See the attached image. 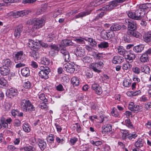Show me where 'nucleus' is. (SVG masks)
<instances>
[{
  "mask_svg": "<svg viewBox=\"0 0 151 151\" xmlns=\"http://www.w3.org/2000/svg\"><path fill=\"white\" fill-rule=\"evenodd\" d=\"M23 26L22 24H19L14 29V36L17 38H19L23 30Z\"/></svg>",
  "mask_w": 151,
  "mask_h": 151,
  "instance_id": "nucleus-15",
  "label": "nucleus"
},
{
  "mask_svg": "<svg viewBox=\"0 0 151 151\" xmlns=\"http://www.w3.org/2000/svg\"><path fill=\"white\" fill-rule=\"evenodd\" d=\"M137 134L129 133V131L123 130V140L128 141L127 140H131L132 138L135 139L137 136Z\"/></svg>",
  "mask_w": 151,
  "mask_h": 151,
  "instance_id": "nucleus-11",
  "label": "nucleus"
},
{
  "mask_svg": "<svg viewBox=\"0 0 151 151\" xmlns=\"http://www.w3.org/2000/svg\"><path fill=\"white\" fill-rule=\"evenodd\" d=\"M37 0H24L22 1V3L24 4H32L35 2Z\"/></svg>",
  "mask_w": 151,
  "mask_h": 151,
  "instance_id": "nucleus-61",
  "label": "nucleus"
},
{
  "mask_svg": "<svg viewBox=\"0 0 151 151\" xmlns=\"http://www.w3.org/2000/svg\"><path fill=\"white\" fill-rule=\"evenodd\" d=\"M56 88L58 91H62L64 90L63 86L61 84H59L58 86H56Z\"/></svg>",
  "mask_w": 151,
  "mask_h": 151,
  "instance_id": "nucleus-60",
  "label": "nucleus"
},
{
  "mask_svg": "<svg viewBox=\"0 0 151 151\" xmlns=\"http://www.w3.org/2000/svg\"><path fill=\"white\" fill-rule=\"evenodd\" d=\"M91 11H87L81 12L78 14L76 15L75 16V17L76 19L79 18H82L83 17L91 13Z\"/></svg>",
  "mask_w": 151,
  "mask_h": 151,
  "instance_id": "nucleus-25",
  "label": "nucleus"
},
{
  "mask_svg": "<svg viewBox=\"0 0 151 151\" xmlns=\"http://www.w3.org/2000/svg\"><path fill=\"white\" fill-rule=\"evenodd\" d=\"M121 28V26L117 24H113L110 27L111 30L113 31H117Z\"/></svg>",
  "mask_w": 151,
  "mask_h": 151,
  "instance_id": "nucleus-37",
  "label": "nucleus"
},
{
  "mask_svg": "<svg viewBox=\"0 0 151 151\" xmlns=\"http://www.w3.org/2000/svg\"><path fill=\"white\" fill-rule=\"evenodd\" d=\"M32 55L34 57L35 60L37 59L39 57V54L36 52H33Z\"/></svg>",
  "mask_w": 151,
  "mask_h": 151,
  "instance_id": "nucleus-62",
  "label": "nucleus"
},
{
  "mask_svg": "<svg viewBox=\"0 0 151 151\" xmlns=\"http://www.w3.org/2000/svg\"><path fill=\"white\" fill-rule=\"evenodd\" d=\"M123 2V0H114L110 2L108 5L97 10L96 13L97 14L93 21H96L102 18L106 14V11H110L114 7L119 5V4Z\"/></svg>",
  "mask_w": 151,
  "mask_h": 151,
  "instance_id": "nucleus-1",
  "label": "nucleus"
},
{
  "mask_svg": "<svg viewBox=\"0 0 151 151\" xmlns=\"http://www.w3.org/2000/svg\"><path fill=\"white\" fill-rule=\"evenodd\" d=\"M21 122L18 119H16L14 120L13 124L14 126L16 127H18L20 126Z\"/></svg>",
  "mask_w": 151,
  "mask_h": 151,
  "instance_id": "nucleus-56",
  "label": "nucleus"
},
{
  "mask_svg": "<svg viewBox=\"0 0 151 151\" xmlns=\"http://www.w3.org/2000/svg\"><path fill=\"white\" fill-rule=\"evenodd\" d=\"M71 83L74 86H77L79 83V81L78 78L75 76L73 77L71 80Z\"/></svg>",
  "mask_w": 151,
  "mask_h": 151,
  "instance_id": "nucleus-32",
  "label": "nucleus"
},
{
  "mask_svg": "<svg viewBox=\"0 0 151 151\" xmlns=\"http://www.w3.org/2000/svg\"><path fill=\"white\" fill-rule=\"evenodd\" d=\"M38 96L40 99L43 101L44 102H47V99L45 98V94L44 93H39Z\"/></svg>",
  "mask_w": 151,
  "mask_h": 151,
  "instance_id": "nucleus-45",
  "label": "nucleus"
},
{
  "mask_svg": "<svg viewBox=\"0 0 151 151\" xmlns=\"http://www.w3.org/2000/svg\"><path fill=\"white\" fill-rule=\"evenodd\" d=\"M73 43L70 40L65 39L63 40L61 42L60 46H68L72 45Z\"/></svg>",
  "mask_w": 151,
  "mask_h": 151,
  "instance_id": "nucleus-24",
  "label": "nucleus"
},
{
  "mask_svg": "<svg viewBox=\"0 0 151 151\" xmlns=\"http://www.w3.org/2000/svg\"><path fill=\"white\" fill-rule=\"evenodd\" d=\"M92 61V58L89 56H86L83 59V61L85 63H90Z\"/></svg>",
  "mask_w": 151,
  "mask_h": 151,
  "instance_id": "nucleus-51",
  "label": "nucleus"
},
{
  "mask_svg": "<svg viewBox=\"0 0 151 151\" xmlns=\"http://www.w3.org/2000/svg\"><path fill=\"white\" fill-rule=\"evenodd\" d=\"M6 93V96L10 98H13L14 96H17L18 92L17 89L12 87L8 90L7 93Z\"/></svg>",
  "mask_w": 151,
  "mask_h": 151,
  "instance_id": "nucleus-14",
  "label": "nucleus"
},
{
  "mask_svg": "<svg viewBox=\"0 0 151 151\" xmlns=\"http://www.w3.org/2000/svg\"><path fill=\"white\" fill-rule=\"evenodd\" d=\"M40 71L38 73L39 76L42 79L46 80L48 78V74L50 72V69L47 66H41L40 68Z\"/></svg>",
  "mask_w": 151,
  "mask_h": 151,
  "instance_id": "nucleus-5",
  "label": "nucleus"
},
{
  "mask_svg": "<svg viewBox=\"0 0 151 151\" xmlns=\"http://www.w3.org/2000/svg\"><path fill=\"white\" fill-rule=\"evenodd\" d=\"M104 63L101 62H99L98 63H91L90 65V67L93 70L97 73H99L101 72L100 70L103 66Z\"/></svg>",
  "mask_w": 151,
  "mask_h": 151,
  "instance_id": "nucleus-9",
  "label": "nucleus"
},
{
  "mask_svg": "<svg viewBox=\"0 0 151 151\" xmlns=\"http://www.w3.org/2000/svg\"><path fill=\"white\" fill-rule=\"evenodd\" d=\"M93 73L91 71H87L86 73L85 76L87 78H90L92 77Z\"/></svg>",
  "mask_w": 151,
  "mask_h": 151,
  "instance_id": "nucleus-58",
  "label": "nucleus"
},
{
  "mask_svg": "<svg viewBox=\"0 0 151 151\" xmlns=\"http://www.w3.org/2000/svg\"><path fill=\"white\" fill-rule=\"evenodd\" d=\"M91 143L93 145L97 146H99L102 144V142L101 141H98L95 142L93 141L91 142Z\"/></svg>",
  "mask_w": 151,
  "mask_h": 151,
  "instance_id": "nucleus-59",
  "label": "nucleus"
},
{
  "mask_svg": "<svg viewBox=\"0 0 151 151\" xmlns=\"http://www.w3.org/2000/svg\"><path fill=\"white\" fill-rule=\"evenodd\" d=\"M64 68L67 72L70 73H74L75 70L76 66L73 64H70L69 63L64 64L63 66Z\"/></svg>",
  "mask_w": 151,
  "mask_h": 151,
  "instance_id": "nucleus-13",
  "label": "nucleus"
},
{
  "mask_svg": "<svg viewBox=\"0 0 151 151\" xmlns=\"http://www.w3.org/2000/svg\"><path fill=\"white\" fill-rule=\"evenodd\" d=\"M20 105L22 110L24 111L31 113L35 110V107L28 99H23L21 100Z\"/></svg>",
  "mask_w": 151,
  "mask_h": 151,
  "instance_id": "nucleus-2",
  "label": "nucleus"
},
{
  "mask_svg": "<svg viewBox=\"0 0 151 151\" xmlns=\"http://www.w3.org/2000/svg\"><path fill=\"white\" fill-rule=\"evenodd\" d=\"M111 114L112 116L115 117H117L119 115V114L117 112L116 110V109L115 108H113Z\"/></svg>",
  "mask_w": 151,
  "mask_h": 151,
  "instance_id": "nucleus-54",
  "label": "nucleus"
},
{
  "mask_svg": "<svg viewBox=\"0 0 151 151\" xmlns=\"http://www.w3.org/2000/svg\"><path fill=\"white\" fill-rule=\"evenodd\" d=\"M50 62V59L46 57H42L40 59V63L41 64L45 65H48Z\"/></svg>",
  "mask_w": 151,
  "mask_h": 151,
  "instance_id": "nucleus-27",
  "label": "nucleus"
},
{
  "mask_svg": "<svg viewBox=\"0 0 151 151\" xmlns=\"http://www.w3.org/2000/svg\"><path fill=\"white\" fill-rule=\"evenodd\" d=\"M60 52L63 55V57L65 62L70 61V55L68 51L65 48H63L60 50Z\"/></svg>",
  "mask_w": 151,
  "mask_h": 151,
  "instance_id": "nucleus-16",
  "label": "nucleus"
},
{
  "mask_svg": "<svg viewBox=\"0 0 151 151\" xmlns=\"http://www.w3.org/2000/svg\"><path fill=\"white\" fill-rule=\"evenodd\" d=\"M145 46L143 44H140L133 47V51L136 53L141 52L144 48Z\"/></svg>",
  "mask_w": 151,
  "mask_h": 151,
  "instance_id": "nucleus-22",
  "label": "nucleus"
},
{
  "mask_svg": "<svg viewBox=\"0 0 151 151\" xmlns=\"http://www.w3.org/2000/svg\"><path fill=\"white\" fill-rule=\"evenodd\" d=\"M98 46L99 49L106 48L109 47V44L107 42H102L98 45Z\"/></svg>",
  "mask_w": 151,
  "mask_h": 151,
  "instance_id": "nucleus-31",
  "label": "nucleus"
},
{
  "mask_svg": "<svg viewBox=\"0 0 151 151\" xmlns=\"http://www.w3.org/2000/svg\"><path fill=\"white\" fill-rule=\"evenodd\" d=\"M7 83V81L4 78L1 77L0 78V84L3 86H5Z\"/></svg>",
  "mask_w": 151,
  "mask_h": 151,
  "instance_id": "nucleus-50",
  "label": "nucleus"
},
{
  "mask_svg": "<svg viewBox=\"0 0 151 151\" xmlns=\"http://www.w3.org/2000/svg\"><path fill=\"white\" fill-rule=\"evenodd\" d=\"M21 149L23 150L24 151H35V148L30 145L25 146Z\"/></svg>",
  "mask_w": 151,
  "mask_h": 151,
  "instance_id": "nucleus-36",
  "label": "nucleus"
},
{
  "mask_svg": "<svg viewBox=\"0 0 151 151\" xmlns=\"http://www.w3.org/2000/svg\"><path fill=\"white\" fill-rule=\"evenodd\" d=\"M19 111L17 109H12L11 111V113L12 116L15 117V116L17 115L18 114Z\"/></svg>",
  "mask_w": 151,
  "mask_h": 151,
  "instance_id": "nucleus-63",
  "label": "nucleus"
},
{
  "mask_svg": "<svg viewBox=\"0 0 151 151\" xmlns=\"http://www.w3.org/2000/svg\"><path fill=\"white\" fill-rule=\"evenodd\" d=\"M38 145L42 151L44 150L46 148L47 144L46 142L42 139H39L38 141Z\"/></svg>",
  "mask_w": 151,
  "mask_h": 151,
  "instance_id": "nucleus-21",
  "label": "nucleus"
},
{
  "mask_svg": "<svg viewBox=\"0 0 151 151\" xmlns=\"http://www.w3.org/2000/svg\"><path fill=\"white\" fill-rule=\"evenodd\" d=\"M24 130L26 132H29L30 131V129L29 125L28 123H24L22 126Z\"/></svg>",
  "mask_w": 151,
  "mask_h": 151,
  "instance_id": "nucleus-44",
  "label": "nucleus"
},
{
  "mask_svg": "<svg viewBox=\"0 0 151 151\" xmlns=\"http://www.w3.org/2000/svg\"><path fill=\"white\" fill-rule=\"evenodd\" d=\"M49 47H50L51 50H56L57 51H59V48L56 45H49Z\"/></svg>",
  "mask_w": 151,
  "mask_h": 151,
  "instance_id": "nucleus-57",
  "label": "nucleus"
},
{
  "mask_svg": "<svg viewBox=\"0 0 151 151\" xmlns=\"http://www.w3.org/2000/svg\"><path fill=\"white\" fill-rule=\"evenodd\" d=\"M10 70L9 68L6 66L0 67V73L3 76H6L10 73Z\"/></svg>",
  "mask_w": 151,
  "mask_h": 151,
  "instance_id": "nucleus-17",
  "label": "nucleus"
},
{
  "mask_svg": "<svg viewBox=\"0 0 151 151\" xmlns=\"http://www.w3.org/2000/svg\"><path fill=\"white\" fill-rule=\"evenodd\" d=\"M28 46L33 51V52L38 51L40 48V46L38 43L34 42L32 40H30L29 42Z\"/></svg>",
  "mask_w": 151,
  "mask_h": 151,
  "instance_id": "nucleus-12",
  "label": "nucleus"
},
{
  "mask_svg": "<svg viewBox=\"0 0 151 151\" xmlns=\"http://www.w3.org/2000/svg\"><path fill=\"white\" fill-rule=\"evenodd\" d=\"M122 57L120 56H116L114 57L112 62L115 64H119L122 62Z\"/></svg>",
  "mask_w": 151,
  "mask_h": 151,
  "instance_id": "nucleus-29",
  "label": "nucleus"
},
{
  "mask_svg": "<svg viewBox=\"0 0 151 151\" xmlns=\"http://www.w3.org/2000/svg\"><path fill=\"white\" fill-rule=\"evenodd\" d=\"M141 93V91L139 90L135 91H131V92H128L127 93V94L128 96L129 95L130 96H136L140 94Z\"/></svg>",
  "mask_w": 151,
  "mask_h": 151,
  "instance_id": "nucleus-41",
  "label": "nucleus"
},
{
  "mask_svg": "<svg viewBox=\"0 0 151 151\" xmlns=\"http://www.w3.org/2000/svg\"><path fill=\"white\" fill-rule=\"evenodd\" d=\"M146 12H142L139 8L134 12H129L127 13L128 17L135 20H139L144 17Z\"/></svg>",
  "mask_w": 151,
  "mask_h": 151,
  "instance_id": "nucleus-4",
  "label": "nucleus"
},
{
  "mask_svg": "<svg viewBox=\"0 0 151 151\" xmlns=\"http://www.w3.org/2000/svg\"><path fill=\"white\" fill-rule=\"evenodd\" d=\"M74 52L76 56L81 57L83 56L85 53L84 49L82 47H77Z\"/></svg>",
  "mask_w": 151,
  "mask_h": 151,
  "instance_id": "nucleus-20",
  "label": "nucleus"
},
{
  "mask_svg": "<svg viewBox=\"0 0 151 151\" xmlns=\"http://www.w3.org/2000/svg\"><path fill=\"white\" fill-rule=\"evenodd\" d=\"M29 68L27 67L24 68L21 70L22 75L25 77H27L29 75Z\"/></svg>",
  "mask_w": 151,
  "mask_h": 151,
  "instance_id": "nucleus-26",
  "label": "nucleus"
},
{
  "mask_svg": "<svg viewBox=\"0 0 151 151\" xmlns=\"http://www.w3.org/2000/svg\"><path fill=\"white\" fill-rule=\"evenodd\" d=\"M91 88L95 93L99 95L101 94L102 93V91L101 87L99 84L94 83L91 86Z\"/></svg>",
  "mask_w": 151,
  "mask_h": 151,
  "instance_id": "nucleus-18",
  "label": "nucleus"
},
{
  "mask_svg": "<svg viewBox=\"0 0 151 151\" xmlns=\"http://www.w3.org/2000/svg\"><path fill=\"white\" fill-rule=\"evenodd\" d=\"M125 122L126 126L128 127L131 128H133V126L132 124L130 119L129 118H127V119L125 120Z\"/></svg>",
  "mask_w": 151,
  "mask_h": 151,
  "instance_id": "nucleus-49",
  "label": "nucleus"
},
{
  "mask_svg": "<svg viewBox=\"0 0 151 151\" xmlns=\"http://www.w3.org/2000/svg\"><path fill=\"white\" fill-rule=\"evenodd\" d=\"M87 41L90 42V44L93 47L96 46L97 42L93 38H88Z\"/></svg>",
  "mask_w": 151,
  "mask_h": 151,
  "instance_id": "nucleus-42",
  "label": "nucleus"
},
{
  "mask_svg": "<svg viewBox=\"0 0 151 151\" xmlns=\"http://www.w3.org/2000/svg\"><path fill=\"white\" fill-rule=\"evenodd\" d=\"M143 109V108L142 106L135 104V106H134V107L133 111L135 113H137L139 112L142 111Z\"/></svg>",
  "mask_w": 151,
  "mask_h": 151,
  "instance_id": "nucleus-40",
  "label": "nucleus"
},
{
  "mask_svg": "<svg viewBox=\"0 0 151 151\" xmlns=\"http://www.w3.org/2000/svg\"><path fill=\"white\" fill-rule=\"evenodd\" d=\"M28 10H23L16 12H12L9 13V15L13 18H17L28 14L29 12Z\"/></svg>",
  "mask_w": 151,
  "mask_h": 151,
  "instance_id": "nucleus-8",
  "label": "nucleus"
},
{
  "mask_svg": "<svg viewBox=\"0 0 151 151\" xmlns=\"http://www.w3.org/2000/svg\"><path fill=\"white\" fill-rule=\"evenodd\" d=\"M55 140L57 143L61 144H63L65 142L64 138L61 136H60V137L56 136Z\"/></svg>",
  "mask_w": 151,
  "mask_h": 151,
  "instance_id": "nucleus-43",
  "label": "nucleus"
},
{
  "mask_svg": "<svg viewBox=\"0 0 151 151\" xmlns=\"http://www.w3.org/2000/svg\"><path fill=\"white\" fill-rule=\"evenodd\" d=\"M112 130V126L110 124H107L102 127V132L104 134L111 131Z\"/></svg>",
  "mask_w": 151,
  "mask_h": 151,
  "instance_id": "nucleus-23",
  "label": "nucleus"
},
{
  "mask_svg": "<svg viewBox=\"0 0 151 151\" xmlns=\"http://www.w3.org/2000/svg\"><path fill=\"white\" fill-rule=\"evenodd\" d=\"M107 32L105 30L102 31L101 33V38L103 39L107 40Z\"/></svg>",
  "mask_w": 151,
  "mask_h": 151,
  "instance_id": "nucleus-48",
  "label": "nucleus"
},
{
  "mask_svg": "<svg viewBox=\"0 0 151 151\" xmlns=\"http://www.w3.org/2000/svg\"><path fill=\"white\" fill-rule=\"evenodd\" d=\"M123 61L125 60L128 63H131L133 60L135 58V55L130 53L129 51H127L123 49Z\"/></svg>",
  "mask_w": 151,
  "mask_h": 151,
  "instance_id": "nucleus-7",
  "label": "nucleus"
},
{
  "mask_svg": "<svg viewBox=\"0 0 151 151\" xmlns=\"http://www.w3.org/2000/svg\"><path fill=\"white\" fill-rule=\"evenodd\" d=\"M45 21L43 18L37 19L33 22L32 28L34 30L39 29L44 25Z\"/></svg>",
  "mask_w": 151,
  "mask_h": 151,
  "instance_id": "nucleus-10",
  "label": "nucleus"
},
{
  "mask_svg": "<svg viewBox=\"0 0 151 151\" xmlns=\"http://www.w3.org/2000/svg\"><path fill=\"white\" fill-rule=\"evenodd\" d=\"M128 29V31H133L137 29V25L135 21L130 19H127L123 23V29Z\"/></svg>",
  "mask_w": 151,
  "mask_h": 151,
  "instance_id": "nucleus-3",
  "label": "nucleus"
},
{
  "mask_svg": "<svg viewBox=\"0 0 151 151\" xmlns=\"http://www.w3.org/2000/svg\"><path fill=\"white\" fill-rule=\"evenodd\" d=\"M3 63L5 65H3V66H6L8 68L9 67H11L12 64V61L9 59L4 60Z\"/></svg>",
  "mask_w": 151,
  "mask_h": 151,
  "instance_id": "nucleus-35",
  "label": "nucleus"
},
{
  "mask_svg": "<svg viewBox=\"0 0 151 151\" xmlns=\"http://www.w3.org/2000/svg\"><path fill=\"white\" fill-rule=\"evenodd\" d=\"M101 2H100L99 0L91 2L90 3V5L91 6L96 7L100 5Z\"/></svg>",
  "mask_w": 151,
  "mask_h": 151,
  "instance_id": "nucleus-47",
  "label": "nucleus"
},
{
  "mask_svg": "<svg viewBox=\"0 0 151 151\" xmlns=\"http://www.w3.org/2000/svg\"><path fill=\"white\" fill-rule=\"evenodd\" d=\"M12 106V104L11 103H7L5 106V108L6 110L8 111L9 110Z\"/></svg>",
  "mask_w": 151,
  "mask_h": 151,
  "instance_id": "nucleus-64",
  "label": "nucleus"
},
{
  "mask_svg": "<svg viewBox=\"0 0 151 151\" xmlns=\"http://www.w3.org/2000/svg\"><path fill=\"white\" fill-rule=\"evenodd\" d=\"M32 86L31 83L29 81L25 82L23 85V86L26 88H30Z\"/></svg>",
  "mask_w": 151,
  "mask_h": 151,
  "instance_id": "nucleus-53",
  "label": "nucleus"
},
{
  "mask_svg": "<svg viewBox=\"0 0 151 151\" xmlns=\"http://www.w3.org/2000/svg\"><path fill=\"white\" fill-rule=\"evenodd\" d=\"M144 41L146 42H151V33H147L143 36Z\"/></svg>",
  "mask_w": 151,
  "mask_h": 151,
  "instance_id": "nucleus-28",
  "label": "nucleus"
},
{
  "mask_svg": "<svg viewBox=\"0 0 151 151\" xmlns=\"http://www.w3.org/2000/svg\"><path fill=\"white\" fill-rule=\"evenodd\" d=\"M150 5V3L141 4L139 6V9L142 12H145V11L146 10H147L149 8V6Z\"/></svg>",
  "mask_w": 151,
  "mask_h": 151,
  "instance_id": "nucleus-30",
  "label": "nucleus"
},
{
  "mask_svg": "<svg viewBox=\"0 0 151 151\" xmlns=\"http://www.w3.org/2000/svg\"><path fill=\"white\" fill-rule=\"evenodd\" d=\"M76 42L80 44H84L85 42L84 40L87 41V39H85V38H82L81 37H78L75 38L74 39Z\"/></svg>",
  "mask_w": 151,
  "mask_h": 151,
  "instance_id": "nucleus-33",
  "label": "nucleus"
},
{
  "mask_svg": "<svg viewBox=\"0 0 151 151\" xmlns=\"http://www.w3.org/2000/svg\"><path fill=\"white\" fill-rule=\"evenodd\" d=\"M107 40L109 39L114 36L115 35L113 31H110L107 32Z\"/></svg>",
  "mask_w": 151,
  "mask_h": 151,
  "instance_id": "nucleus-55",
  "label": "nucleus"
},
{
  "mask_svg": "<svg viewBox=\"0 0 151 151\" xmlns=\"http://www.w3.org/2000/svg\"><path fill=\"white\" fill-rule=\"evenodd\" d=\"M45 102L44 101L42 103H41L40 105V106L42 109L47 111L48 110V106Z\"/></svg>",
  "mask_w": 151,
  "mask_h": 151,
  "instance_id": "nucleus-46",
  "label": "nucleus"
},
{
  "mask_svg": "<svg viewBox=\"0 0 151 151\" xmlns=\"http://www.w3.org/2000/svg\"><path fill=\"white\" fill-rule=\"evenodd\" d=\"M141 71L146 74H149L150 72V68L147 65H144L141 67Z\"/></svg>",
  "mask_w": 151,
  "mask_h": 151,
  "instance_id": "nucleus-38",
  "label": "nucleus"
},
{
  "mask_svg": "<svg viewBox=\"0 0 151 151\" xmlns=\"http://www.w3.org/2000/svg\"><path fill=\"white\" fill-rule=\"evenodd\" d=\"M143 144L142 139L141 138H139L135 143L134 145L137 147L140 148L143 146Z\"/></svg>",
  "mask_w": 151,
  "mask_h": 151,
  "instance_id": "nucleus-34",
  "label": "nucleus"
},
{
  "mask_svg": "<svg viewBox=\"0 0 151 151\" xmlns=\"http://www.w3.org/2000/svg\"><path fill=\"white\" fill-rule=\"evenodd\" d=\"M26 55L22 51L16 52L14 54V60L16 63H23L26 60Z\"/></svg>",
  "mask_w": 151,
  "mask_h": 151,
  "instance_id": "nucleus-6",
  "label": "nucleus"
},
{
  "mask_svg": "<svg viewBox=\"0 0 151 151\" xmlns=\"http://www.w3.org/2000/svg\"><path fill=\"white\" fill-rule=\"evenodd\" d=\"M149 57L147 54L144 53L140 58V60L142 62H147L149 60Z\"/></svg>",
  "mask_w": 151,
  "mask_h": 151,
  "instance_id": "nucleus-39",
  "label": "nucleus"
},
{
  "mask_svg": "<svg viewBox=\"0 0 151 151\" xmlns=\"http://www.w3.org/2000/svg\"><path fill=\"white\" fill-rule=\"evenodd\" d=\"M134 106H135V104H134V103L133 102H129L128 106V109L130 111H133Z\"/></svg>",
  "mask_w": 151,
  "mask_h": 151,
  "instance_id": "nucleus-52",
  "label": "nucleus"
},
{
  "mask_svg": "<svg viewBox=\"0 0 151 151\" xmlns=\"http://www.w3.org/2000/svg\"><path fill=\"white\" fill-rule=\"evenodd\" d=\"M128 34L131 37H134L137 38H140L142 37V35L139 32L133 30V31H127Z\"/></svg>",
  "mask_w": 151,
  "mask_h": 151,
  "instance_id": "nucleus-19",
  "label": "nucleus"
}]
</instances>
